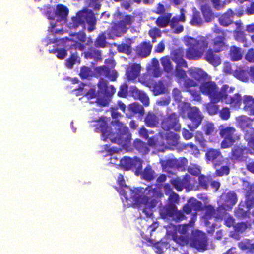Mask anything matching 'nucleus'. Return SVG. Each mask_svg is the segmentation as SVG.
<instances>
[{"instance_id": "30", "label": "nucleus", "mask_w": 254, "mask_h": 254, "mask_svg": "<svg viewBox=\"0 0 254 254\" xmlns=\"http://www.w3.org/2000/svg\"><path fill=\"white\" fill-rule=\"evenodd\" d=\"M204 59L214 66H217L221 63L219 56L214 54L211 50H209L206 53Z\"/></svg>"}, {"instance_id": "33", "label": "nucleus", "mask_w": 254, "mask_h": 254, "mask_svg": "<svg viewBox=\"0 0 254 254\" xmlns=\"http://www.w3.org/2000/svg\"><path fill=\"white\" fill-rule=\"evenodd\" d=\"M152 47L146 43H143L137 47V54L141 57H145L149 55Z\"/></svg>"}, {"instance_id": "50", "label": "nucleus", "mask_w": 254, "mask_h": 254, "mask_svg": "<svg viewBox=\"0 0 254 254\" xmlns=\"http://www.w3.org/2000/svg\"><path fill=\"white\" fill-rule=\"evenodd\" d=\"M162 65L164 67V69L167 72H169L172 70V66L171 62L168 57H163L161 59Z\"/></svg>"}, {"instance_id": "48", "label": "nucleus", "mask_w": 254, "mask_h": 254, "mask_svg": "<svg viewBox=\"0 0 254 254\" xmlns=\"http://www.w3.org/2000/svg\"><path fill=\"white\" fill-rule=\"evenodd\" d=\"M218 114L219 117L223 120H228L230 118V110L227 107H223L221 110H219Z\"/></svg>"}, {"instance_id": "6", "label": "nucleus", "mask_w": 254, "mask_h": 254, "mask_svg": "<svg viewBox=\"0 0 254 254\" xmlns=\"http://www.w3.org/2000/svg\"><path fill=\"white\" fill-rule=\"evenodd\" d=\"M235 90L234 87H229L228 85L225 84L221 87V93L219 99L221 101L226 104L230 105L233 107H240L242 103V97L238 93H235L231 96L230 93H233Z\"/></svg>"}, {"instance_id": "55", "label": "nucleus", "mask_w": 254, "mask_h": 254, "mask_svg": "<svg viewBox=\"0 0 254 254\" xmlns=\"http://www.w3.org/2000/svg\"><path fill=\"white\" fill-rule=\"evenodd\" d=\"M93 74L91 70L87 67H83L81 68L80 76L82 78H87L91 77Z\"/></svg>"}, {"instance_id": "11", "label": "nucleus", "mask_w": 254, "mask_h": 254, "mask_svg": "<svg viewBox=\"0 0 254 254\" xmlns=\"http://www.w3.org/2000/svg\"><path fill=\"white\" fill-rule=\"evenodd\" d=\"M188 118L191 121L188 126L191 131H194L201 124L203 116L197 107L190 108L187 113Z\"/></svg>"}, {"instance_id": "52", "label": "nucleus", "mask_w": 254, "mask_h": 254, "mask_svg": "<svg viewBox=\"0 0 254 254\" xmlns=\"http://www.w3.org/2000/svg\"><path fill=\"white\" fill-rule=\"evenodd\" d=\"M152 74L155 77H158L161 74V71L159 67V62L158 60L154 59L152 61Z\"/></svg>"}, {"instance_id": "12", "label": "nucleus", "mask_w": 254, "mask_h": 254, "mask_svg": "<svg viewBox=\"0 0 254 254\" xmlns=\"http://www.w3.org/2000/svg\"><path fill=\"white\" fill-rule=\"evenodd\" d=\"M200 90L203 94L207 96L209 99L213 100L219 99L221 93V88L218 91L216 83L211 80L203 82L200 86Z\"/></svg>"}, {"instance_id": "20", "label": "nucleus", "mask_w": 254, "mask_h": 254, "mask_svg": "<svg viewBox=\"0 0 254 254\" xmlns=\"http://www.w3.org/2000/svg\"><path fill=\"white\" fill-rule=\"evenodd\" d=\"M189 181L190 177L188 175H185L182 179L179 177L172 179L170 180V183L177 190L181 191L189 184Z\"/></svg>"}, {"instance_id": "14", "label": "nucleus", "mask_w": 254, "mask_h": 254, "mask_svg": "<svg viewBox=\"0 0 254 254\" xmlns=\"http://www.w3.org/2000/svg\"><path fill=\"white\" fill-rule=\"evenodd\" d=\"M133 21L132 17L126 16L119 23L113 27L112 33L110 34V37L114 39L115 37L121 36L126 32L127 28L131 24Z\"/></svg>"}, {"instance_id": "19", "label": "nucleus", "mask_w": 254, "mask_h": 254, "mask_svg": "<svg viewBox=\"0 0 254 254\" xmlns=\"http://www.w3.org/2000/svg\"><path fill=\"white\" fill-rule=\"evenodd\" d=\"M237 198L236 193L234 192H229L225 196V203L217 208L218 212H225L226 205L231 209L237 202Z\"/></svg>"}, {"instance_id": "28", "label": "nucleus", "mask_w": 254, "mask_h": 254, "mask_svg": "<svg viewBox=\"0 0 254 254\" xmlns=\"http://www.w3.org/2000/svg\"><path fill=\"white\" fill-rule=\"evenodd\" d=\"M133 146L139 153L143 155L147 154L150 151L147 143L139 139H136L134 140Z\"/></svg>"}, {"instance_id": "63", "label": "nucleus", "mask_w": 254, "mask_h": 254, "mask_svg": "<svg viewBox=\"0 0 254 254\" xmlns=\"http://www.w3.org/2000/svg\"><path fill=\"white\" fill-rule=\"evenodd\" d=\"M243 103L245 104V109H248L250 107V105L253 104V98L250 95H245L243 98Z\"/></svg>"}, {"instance_id": "17", "label": "nucleus", "mask_w": 254, "mask_h": 254, "mask_svg": "<svg viewBox=\"0 0 254 254\" xmlns=\"http://www.w3.org/2000/svg\"><path fill=\"white\" fill-rule=\"evenodd\" d=\"M248 153L246 147L235 145L231 149V159L234 161H242L246 158Z\"/></svg>"}, {"instance_id": "43", "label": "nucleus", "mask_w": 254, "mask_h": 254, "mask_svg": "<svg viewBox=\"0 0 254 254\" xmlns=\"http://www.w3.org/2000/svg\"><path fill=\"white\" fill-rule=\"evenodd\" d=\"M210 181L211 178L209 176L200 175L198 177L199 185L203 189H207Z\"/></svg>"}, {"instance_id": "38", "label": "nucleus", "mask_w": 254, "mask_h": 254, "mask_svg": "<svg viewBox=\"0 0 254 254\" xmlns=\"http://www.w3.org/2000/svg\"><path fill=\"white\" fill-rule=\"evenodd\" d=\"M233 16V13L232 11H228L226 14L222 15L219 18L220 24L224 26H228L232 22Z\"/></svg>"}, {"instance_id": "10", "label": "nucleus", "mask_w": 254, "mask_h": 254, "mask_svg": "<svg viewBox=\"0 0 254 254\" xmlns=\"http://www.w3.org/2000/svg\"><path fill=\"white\" fill-rule=\"evenodd\" d=\"M116 159L117 161L114 164H117L119 162V165L126 170L130 169H135L137 172H140L142 170V160L141 159L134 157L131 158L129 157L125 156L121 159H117L116 157L113 156L111 160Z\"/></svg>"}, {"instance_id": "26", "label": "nucleus", "mask_w": 254, "mask_h": 254, "mask_svg": "<svg viewBox=\"0 0 254 254\" xmlns=\"http://www.w3.org/2000/svg\"><path fill=\"white\" fill-rule=\"evenodd\" d=\"M181 17H174L170 22V26L174 30V32L179 33L181 32L183 30V26L178 24L179 21H184L185 20L184 11L182 9L181 10Z\"/></svg>"}, {"instance_id": "54", "label": "nucleus", "mask_w": 254, "mask_h": 254, "mask_svg": "<svg viewBox=\"0 0 254 254\" xmlns=\"http://www.w3.org/2000/svg\"><path fill=\"white\" fill-rule=\"evenodd\" d=\"M128 95V85L126 83L122 84L118 92V96L121 98H126Z\"/></svg>"}, {"instance_id": "61", "label": "nucleus", "mask_w": 254, "mask_h": 254, "mask_svg": "<svg viewBox=\"0 0 254 254\" xmlns=\"http://www.w3.org/2000/svg\"><path fill=\"white\" fill-rule=\"evenodd\" d=\"M176 166L178 169H184L187 166L188 160L186 158L183 157L179 160H176Z\"/></svg>"}, {"instance_id": "22", "label": "nucleus", "mask_w": 254, "mask_h": 254, "mask_svg": "<svg viewBox=\"0 0 254 254\" xmlns=\"http://www.w3.org/2000/svg\"><path fill=\"white\" fill-rule=\"evenodd\" d=\"M210 102L204 104L206 112L209 115L213 116L216 115L219 112V106L217 104L221 101V99L213 100L209 99Z\"/></svg>"}, {"instance_id": "1", "label": "nucleus", "mask_w": 254, "mask_h": 254, "mask_svg": "<svg viewBox=\"0 0 254 254\" xmlns=\"http://www.w3.org/2000/svg\"><path fill=\"white\" fill-rule=\"evenodd\" d=\"M111 116L115 120L112 122L115 127L116 134L112 131V128L108 126L107 118L101 117L95 125V131L102 134V140L104 141L109 139L112 143L117 144L123 148L128 147L131 139V135L128 128L118 119L121 116V114L117 111V108H111Z\"/></svg>"}, {"instance_id": "15", "label": "nucleus", "mask_w": 254, "mask_h": 254, "mask_svg": "<svg viewBox=\"0 0 254 254\" xmlns=\"http://www.w3.org/2000/svg\"><path fill=\"white\" fill-rule=\"evenodd\" d=\"M184 50L179 49L174 52L173 59L177 64L176 75L180 78H184L186 77L185 71L180 68V67L187 66V63L183 59Z\"/></svg>"}, {"instance_id": "3", "label": "nucleus", "mask_w": 254, "mask_h": 254, "mask_svg": "<svg viewBox=\"0 0 254 254\" xmlns=\"http://www.w3.org/2000/svg\"><path fill=\"white\" fill-rule=\"evenodd\" d=\"M219 134L223 138L220 143L221 149H227L232 147L233 144L240 139V134L236 128L230 125H221L219 128Z\"/></svg>"}, {"instance_id": "46", "label": "nucleus", "mask_w": 254, "mask_h": 254, "mask_svg": "<svg viewBox=\"0 0 254 254\" xmlns=\"http://www.w3.org/2000/svg\"><path fill=\"white\" fill-rule=\"evenodd\" d=\"M171 15L169 14L160 16L158 18L156 23L158 26L161 27H164L168 24Z\"/></svg>"}, {"instance_id": "13", "label": "nucleus", "mask_w": 254, "mask_h": 254, "mask_svg": "<svg viewBox=\"0 0 254 254\" xmlns=\"http://www.w3.org/2000/svg\"><path fill=\"white\" fill-rule=\"evenodd\" d=\"M157 96L164 93L167 89L163 80H138Z\"/></svg>"}, {"instance_id": "57", "label": "nucleus", "mask_w": 254, "mask_h": 254, "mask_svg": "<svg viewBox=\"0 0 254 254\" xmlns=\"http://www.w3.org/2000/svg\"><path fill=\"white\" fill-rule=\"evenodd\" d=\"M216 211L219 213L217 211V209L215 210L211 205L207 206L206 208V211L204 214L205 218L206 219H210L215 214Z\"/></svg>"}, {"instance_id": "44", "label": "nucleus", "mask_w": 254, "mask_h": 254, "mask_svg": "<svg viewBox=\"0 0 254 254\" xmlns=\"http://www.w3.org/2000/svg\"><path fill=\"white\" fill-rule=\"evenodd\" d=\"M215 127L214 124L211 122H206L203 125L202 130L206 135H211L214 132Z\"/></svg>"}, {"instance_id": "36", "label": "nucleus", "mask_w": 254, "mask_h": 254, "mask_svg": "<svg viewBox=\"0 0 254 254\" xmlns=\"http://www.w3.org/2000/svg\"><path fill=\"white\" fill-rule=\"evenodd\" d=\"M251 222L249 221H246L245 222H241L236 223L234 226V229L236 232L242 233L248 228L251 227Z\"/></svg>"}, {"instance_id": "25", "label": "nucleus", "mask_w": 254, "mask_h": 254, "mask_svg": "<svg viewBox=\"0 0 254 254\" xmlns=\"http://www.w3.org/2000/svg\"><path fill=\"white\" fill-rule=\"evenodd\" d=\"M159 118L153 112L149 111L147 113L144 119V122L147 127L154 128L156 127L159 124Z\"/></svg>"}, {"instance_id": "59", "label": "nucleus", "mask_w": 254, "mask_h": 254, "mask_svg": "<svg viewBox=\"0 0 254 254\" xmlns=\"http://www.w3.org/2000/svg\"><path fill=\"white\" fill-rule=\"evenodd\" d=\"M247 148L249 153L254 155V134L251 135L248 140V147Z\"/></svg>"}, {"instance_id": "60", "label": "nucleus", "mask_w": 254, "mask_h": 254, "mask_svg": "<svg viewBox=\"0 0 254 254\" xmlns=\"http://www.w3.org/2000/svg\"><path fill=\"white\" fill-rule=\"evenodd\" d=\"M137 99H139L145 106H147L149 104V98L143 91H141Z\"/></svg>"}, {"instance_id": "47", "label": "nucleus", "mask_w": 254, "mask_h": 254, "mask_svg": "<svg viewBox=\"0 0 254 254\" xmlns=\"http://www.w3.org/2000/svg\"><path fill=\"white\" fill-rule=\"evenodd\" d=\"M230 55L233 61L239 60L242 58V53L240 49L234 46L231 48Z\"/></svg>"}, {"instance_id": "2", "label": "nucleus", "mask_w": 254, "mask_h": 254, "mask_svg": "<svg viewBox=\"0 0 254 254\" xmlns=\"http://www.w3.org/2000/svg\"><path fill=\"white\" fill-rule=\"evenodd\" d=\"M208 36H198L196 38L188 36L184 37L183 41L188 47L186 51V57L191 60L201 58L208 47Z\"/></svg>"}, {"instance_id": "32", "label": "nucleus", "mask_w": 254, "mask_h": 254, "mask_svg": "<svg viewBox=\"0 0 254 254\" xmlns=\"http://www.w3.org/2000/svg\"><path fill=\"white\" fill-rule=\"evenodd\" d=\"M142 191V189H135L132 190V194L131 195H133V197L131 198V202L137 205H141V202L144 200L143 198L145 197H142V195L141 194Z\"/></svg>"}, {"instance_id": "23", "label": "nucleus", "mask_w": 254, "mask_h": 254, "mask_svg": "<svg viewBox=\"0 0 254 254\" xmlns=\"http://www.w3.org/2000/svg\"><path fill=\"white\" fill-rule=\"evenodd\" d=\"M85 87H89V86L83 83L79 85L78 90L81 92L80 94H83L89 99L95 98L96 97V91L95 87H90L88 89L85 88Z\"/></svg>"}, {"instance_id": "24", "label": "nucleus", "mask_w": 254, "mask_h": 254, "mask_svg": "<svg viewBox=\"0 0 254 254\" xmlns=\"http://www.w3.org/2000/svg\"><path fill=\"white\" fill-rule=\"evenodd\" d=\"M140 66L138 64H130L127 69L126 75L128 79H135L140 73Z\"/></svg>"}, {"instance_id": "56", "label": "nucleus", "mask_w": 254, "mask_h": 254, "mask_svg": "<svg viewBox=\"0 0 254 254\" xmlns=\"http://www.w3.org/2000/svg\"><path fill=\"white\" fill-rule=\"evenodd\" d=\"M180 201V198L179 195L175 192L172 193L168 198V204L176 205L178 204Z\"/></svg>"}, {"instance_id": "29", "label": "nucleus", "mask_w": 254, "mask_h": 254, "mask_svg": "<svg viewBox=\"0 0 254 254\" xmlns=\"http://www.w3.org/2000/svg\"><path fill=\"white\" fill-rule=\"evenodd\" d=\"M130 116H134L138 114L139 117H142L144 114L143 107L136 102L129 104L127 106Z\"/></svg>"}, {"instance_id": "35", "label": "nucleus", "mask_w": 254, "mask_h": 254, "mask_svg": "<svg viewBox=\"0 0 254 254\" xmlns=\"http://www.w3.org/2000/svg\"><path fill=\"white\" fill-rule=\"evenodd\" d=\"M201 204V203L200 202L196 200L194 202L189 201L183 206L182 211L184 214H190L191 213V211L193 209H196V204Z\"/></svg>"}, {"instance_id": "21", "label": "nucleus", "mask_w": 254, "mask_h": 254, "mask_svg": "<svg viewBox=\"0 0 254 254\" xmlns=\"http://www.w3.org/2000/svg\"><path fill=\"white\" fill-rule=\"evenodd\" d=\"M221 156V153L219 149L214 148L208 149L206 152L205 157L207 161L213 162V166L216 168L220 163H215L217 159Z\"/></svg>"}, {"instance_id": "41", "label": "nucleus", "mask_w": 254, "mask_h": 254, "mask_svg": "<svg viewBox=\"0 0 254 254\" xmlns=\"http://www.w3.org/2000/svg\"><path fill=\"white\" fill-rule=\"evenodd\" d=\"M120 193L123 195L127 201H131V198H132V190L128 186L125 185L124 187L121 188Z\"/></svg>"}, {"instance_id": "8", "label": "nucleus", "mask_w": 254, "mask_h": 254, "mask_svg": "<svg viewBox=\"0 0 254 254\" xmlns=\"http://www.w3.org/2000/svg\"><path fill=\"white\" fill-rule=\"evenodd\" d=\"M85 21L89 25L88 31H93L94 29L95 18L92 13L87 11H80L78 13L75 17L72 18L68 24V27L70 28H76Z\"/></svg>"}, {"instance_id": "51", "label": "nucleus", "mask_w": 254, "mask_h": 254, "mask_svg": "<svg viewBox=\"0 0 254 254\" xmlns=\"http://www.w3.org/2000/svg\"><path fill=\"white\" fill-rule=\"evenodd\" d=\"M147 144H148V147L150 146L154 148H156L159 146L164 145V143H160L158 141V139L155 136H152L149 138Z\"/></svg>"}, {"instance_id": "7", "label": "nucleus", "mask_w": 254, "mask_h": 254, "mask_svg": "<svg viewBox=\"0 0 254 254\" xmlns=\"http://www.w3.org/2000/svg\"><path fill=\"white\" fill-rule=\"evenodd\" d=\"M161 127L166 131L172 130L176 132H179L181 128L180 115L174 112L167 113L161 121Z\"/></svg>"}, {"instance_id": "62", "label": "nucleus", "mask_w": 254, "mask_h": 254, "mask_svg": "<svg viewBox=\"0 0 254 254\" xmlns=\"http://www.w3.org/2000/svg\"><path fill=\"white\" fill-rule=\"evenodd\" d=\"M165 244L162 242H157L154 244L155 249V252L158 254H161L164 252Z\"/></svg>"}, {"instance_id": "4", "label": "nucleus", "mask_w": 254, "mask_h": 254, "mask_svg": "<svg viewBox=\"0 0 254 254\" xmlns=\"http://www.w3.org/2000/svg\"><path fill=\"white\" fill-rule=\"evenodd\" d=\"M106 80H99L97 84L98 97L96 102L102 107L109 105L112 96L116 92V88L113 85H109Z\"/></svg>"}, {"instance_id": "39", "label": "nucleus", "mask_w": 254, "mask_h": 254, "mask_svg": "<svg viewBox=\"0 0 254 254\" xmlns=\"http://www.w3.org/2000/svg\"><path fill=\"white\" fill-rule=\"evenodd\" d=\"M154 171L150 166H147L142 172V178L147 181H150L154 178Z\"/></svg>"}, {"instance_id": "9", "label": "nucleus", "mask_w": 254, "mask_h": 254, "mask_svg": "<svg viewBox=\"0 0 254 254\" xmlns=\"http://www.w3.org/2000/svg\"><path fill=\"white\" fill-rule=\"evenodd\" d=\"M207 238L206 234L200 231L192 232L190 237V246L196 249L199 251H204L207 247Z\"/></svg>"}, {"instance_id": "45", "label": "nucleus", "mask_w": 254, "mask_h": 254, "mask_svg": "<svg viewBox=\"0 0 254 254\" xmlns=\"http://www.w3.org/2000/svg\"><path fill=\"white\" fill-rule=\"evenodd\" d=\"M223 39L224 37L222 35L219 36L214 39L213 48L216 51H220L224 47Z\"/></svg>"}, {"instance_id": "16", "label": "nucleus", "mask_w": 254, "mask_h": 254, "mask_svg": "<svg viewBox=\"0 0 254 254\" xmlns=\"http://www.w3.org/2000/svg\"><path fill=\"white\" fill-rule=\"evenodd\" d=\"M143 199L141 205H138L139 209L142 211L146 218H152L153 215V209L156 205V201L154 199H151L150 201H148L147 198Z\"/></svg>"}, {"instance_id": "40", "label": "nucleus", "mask_w": 254, "mask_h": 254, "mask_svg": "<svg viewBox=\"0 0 254 254\" xmlns=\"http://www.w3.org/2000/svg\"><path fill=\"white\" fill-rule=\"evenodd\" d=\"M156 192V190L155 189L153 188L152 186H148L144 190L142 197H146L147 198L148 201H150L151 199L155 196Z\"/></svg>"}, {"instance_id": "37", "label": "nucleus", "mask_w": 254, "mask_h": 254, "mask_svg": "<svg viewBox=\"0 0 254 254\" xmlns=\"http://www.w3.org/2000/svg\"><path fill=\"white\" fill-rule=\"evenodd\" d=\"M190 72L192 77L195 78V79H207L210 78L207 73L200 69H192L190 70Z\"/></svg>"}, {"instance_id": "53", "label": "nucleus", "mask_w": 254, "mask_h": 254, "mask_svg": "<svg viewBox=\"0 0 254 254\" xmlns=\"http://www.w3.org/2000/svg\"><path fill=\"white\" fill-rule=\"evenodd\" d=\"M195 140L200 145V146L203 149L207 147V141L204 138L201 132H197L195 135Z\"/></svg>"}, {"instance_id": "27", "label": "nucleus", "mask_w": 254, "mask_h": 254, "mask_svg": "<svg viewBox=\"0 0 254 254\" xmlns=\"http://www.w3.org/2000/svg\"><path fill=\"white\" fill-rule=\"evenodd\" d=\"M176 208H177L176 205L167 204L160 208L159 213L163 218H172Z\"/></svg>"}, {"instance_id": "34", "label": "nucleus", "mask_w": 254, "mask_h": 254, "mask_svg": "<svg viewBox=\"0 0 254 254\" xmlns=\"http://www.w3.org/2000/svg\"><path fill=\"white\" fill-rule=\"evenodd\" d=\"M173 239L175 242L181 246L188 245L190 246V237L175 233L173 234Z\"/></svg>"}, {"instance_id": "49", "label": "nucleus", "mask_w": 254, "mask_h": 254, "mask_svg": "<svg viewBox=\"0 0 254 254\" xmlns=\"http://www.w3.org/2000/svg\"><path fill=\"white\" fill-rule=\"evenodd\" d=\"M171 219L176 222H180L186 219V217L182 210H178L177 208L175 209Z\"/></svg>"}, {"instance_id": "5", "label": "nucleus", "mask_w": 254, "mask_h": 254, "mask_svg": "<svg viewBox=\"0 0 254 254\" xmlns=\"http://www.w3.org/2000/svg\"><path fill=\"white\" fill-rule=\"evenodd\" d=\"M67 8L63 5H58L56 8L55 15H49V19H53L51 22V32L55 33H62L61 26L65 23L68 14Z\"/></svg>"}, {"instance_id": "64", "label": "nucleus", "mask_w": 254, "mask_h": 254, "mask_svg": "<svg viewBox=\"0 0 254 254\" xmlns=\"http://www.w3.org/2000/svg\"><path fill=\"white\" fill-rule=\"evenodd\" d=\"M149 34L150 36V37L153 39V42H154L155 41V39L156 38L161 36V32L158 29L154 28L149 31Z\"/></svg>"}, {"instance_id": "42", "label": "nucleus", "mask_w": 254, "mask_h": 254, "mask_svg": "<svg viewBox=\"0 0 254 254\" xmlns=\"http://www.w3.org/2000/svg\"><path fill=\"white\" fill-rule=\"evenodd\" d=\"M214 173V176L216 177H222L227 176L230 171L229 166H222L219 168H216Z\"/></svg>"}, {"instance_id": "18", "label": "nucleus", "mask_w": 254, "mask_h": 254, "mask_svg": "<svg viewBox=\"0 0 254 254\" xmlns=\"http://www.w3.org/2000/svg\"><path fill=\"white\" fill-rule=\"evenodd\" d=\"M85 36L83 33L77 34L70 39L66 40L65 42L66 47H74L75 49H83V46L81 42H84Z\"/></svg>"}, {"instance_id": "58", "label": "nucleus", "mask_w": 254, "mask_h": 254, "mask_svg": "<svg viewBox=\"0 0 254 254\" xmlns=\"http://www.w3.org/2000/svg\"><path fill=\"white\" fill-rule=\"evenodd\" d=\"M79 62L80 60L79 57L77 56V55L73 54L71 56L70 58L68 60H67L66 65L68 67L71 68L76 62Z\"/></svg>"}, {"instance_id": "31", "label": "nucleus", "mask_w": 254, "mask_h": 254, "mask_svg": "<svg viewBox=\"0 0 254 254\" xmlns=\"http://www.w3.org/2000/svg\"><path fill=\"white\" fill-rule=\"evenodd\" d=\"M165 138L168 145L176 147L178 144L179 136L175 133L169 132L165 134Z\"/></svg>"}]
</instances>
